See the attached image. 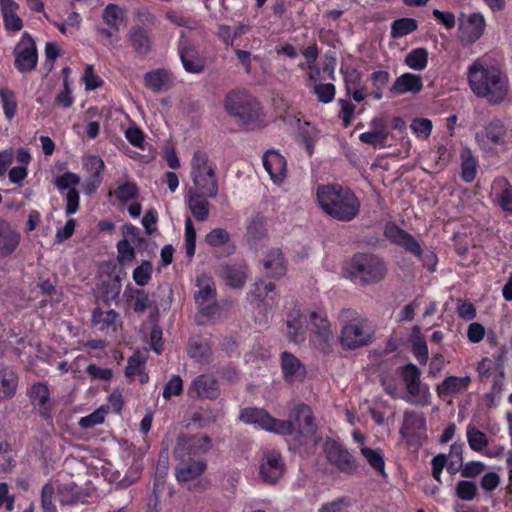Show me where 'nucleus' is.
<instances>
[{
	"mask_svg": "<svg viewBox=\"0 0 512 512\" xmlns=\"http://www.w3.org/2000/svg\"><path fill=\"white\" fill-rule=\"evenodd\" d=\"M292 421H283L273 418L265 410L259 408H246L240 413V419L247 424H253L263 430L274 432L280 435H293L298 432L303 440L302 444H316V427L313 423V414L311 408L304 404H296L291 410Z\"/></svg>",
	"mask_w": 512,
	"mask_h": 512,
	"instance_id": "obj_1",
	"label": "nucleus"
},
{
	"mask_svg": "<svg viewBox=\"0 0 512 512\" xmlns=\"http://www.w3.org/2000/svg\"><path fill=\"white\" fill-rule=\"evenodd\" d=\"M467 81L471 91L491 105L512 103V91L507 74L483 58L476 59L468 66Z\"/></svg>",
	"mask_w": 512,
	"mask_h": 512,
	"instance_id": "obj_2",
	"label": "nucleus"
},
{
	"mask_svg": "<svg viewBox=\"0 0 512 512\" xmlns=\"http://www.w3.org/2000/svg\"><path fill=\"white\" fill-rule=\"evenodd\" d=\"M315 196L320 209L338 221L349 222L359 214L360 201L349 188L322 184L316 188Z\"/></svg>",
	"mask_w": 512,
	"mask_h": 512,
	"instance_id": "obj_3",
	"label": "nucleus"
},
{
	"mask_svg": "<svg viewBox=\"0 0 512 512\" xmlns=\"http://www.w3.org/2000/svg\"><path fill=\"white\" fill-rule=\"evenodd\" d=\"M190 168L194 189L209 198H215L219 191L216 164L205 152L197 150L192 155Z\"/></svg>",
	"mask_w": 512,
	"mask_h": 512,
	"instance_id": "obj_4",
	"label": "nucleus"
},
{
	"mask_svg": "<svg viewBox=\"0 0 512 512\" xmlns=\"http://www.w3.org/2000/svg\"><path fill=\"white\" fill-rule=\"evenodd\" d=\"M347 272L354 282L370 285L384 279L387 267L384 261L374 254L358 253L352 257Z\"/></svg>",
	"mask_w": 512,
	"mask_h": 512,
	"instance_id": "obj_5",
	"label": "nucleus"
},
{
	"mask_svg": "<svg viewBox=\"0 0 512 512\" xmlns=\"http://www.w3.org/2000/svg\"><path fill=\"white\" fill-rule=\"evenodd\" d=\"M224 107L230 115L238 118L246 125L260 121L262 116L258 100L244 90L229 92L225 97Z\"/></svg>",
	"mask_w": 512,
	"mask_h": 512,
	"instance_id": "obj_6",
	"label": "nucleus"
},
{
	"mask_svg": "<svg viewBox=\"0 0 512 512\" xmlns=\"http://www.w3.org/2000/svg\"><path fill=\"white\" fill-rule=\"evenodd\" d=\"M475 140L484 153L496 155L507 149L509 143L507 127L500 119H493L476 132Z\"/></svg>",
	"mask_w": 512,
	"mask_h": 512,
	"instance_id": "obj_7",
	"label": "nucleus"
},
{
	"mask_svg": "<svg viewBox=\"0 0 512 512\" xmlns=\"http://www.w3.org/2000/svg\"><path fill=\"white\" fill-rule=\"evenodd\" d=\"M385 235L392 242L404 247L407 251L417 256L429 271H435L437 256L432 251L424 253L419 242L411 234L395 224L389 223L385 227Z\"/></svg>",
	"mask_w": 512,
	"mask_h": 512,
	"instance_id": "obj_8",
	"label": "nucleus"
},
{
	"mask_svg": "<svg viewBox=\"0 0 512 512\" xmlns=\"http://www.w3.org/2000/svg\"><path fill=\"white\" fill-rule=\"evenodd\" d=\"M198 291L195 293V301L199 307L198 322L205 324L214 319L219 310L215 300V288L211 277L206 274L199 275L196 279Z\"/></svg>",
	"mask_w": 512,
	"mask_h": 512,
	"instance_id": "obj_9",
	"label": "nucleus"
},
{
	"mask_svg": "<svg viewBox=\"0 0 512 512\" xmlns=\"http://www.w3.org/2000/svg\"><path fill=\"white\" fill-rule=\"evenodd\" d=\"M286 473L281 453L275 449L263 450L258 460L259 478L267 485H276Z\"/></svg>",
	"mask_w": 512,
	"mask_h": 512,
	"instance_id": "obj_10",
	"label": "nucleus"
},
{
	"mask_svg": "<svg viewBox=\"0 0 512 512\" xmlns=\"http://www.w3.org/2000/svg\"><path fill=\"white\" fill-rule=\"evenodd\" d=\"M372 335L373 331L368 321L357 316L342 328L340 343L346 349H355L368 345L372 341Z\"/></svg>",
	"mask_w": 512,
	"mask_h": 512,
	"instance_id": "obj_11",
	"label": "nucleus"
},
{
	"mask_svg": "<svg viewBox=\"0 0 512 512\" xmlns=\"http://www.w3.org/2000/svg\"><path fill=\"white\" fill-rule=\"evenodd\" d=\"M15 68L26 73L35 69L38 62V52L32 36L24 32L13 51Z\"/></svg>",
	"mask_w": 512,
	"mask_h": 512,
	"instance_id": "obj_12",
	"label": "nucleus"
},
{
	"mask_svg": "<svg viewBox=\"0 0 512 512\" xmlns=\"http://www.w3.org/2000/svg\"><path fill=\"white\" fill-rule=\"evenodd\" d=\"M324 452L328 462L339 472L351 474L356 470L354 457L340 442L327 438L324 443Z\"/></svg>",
	"mask_w": 512,
	"mask_h": 512,
	"instance_id": "obj_13",
	"label": "nucleus"
},
{
	"mask_svg": "<svg viewBox=\"0 0 512 512\" xmlns=\"http://www.w3.org/2000/svg\"><path fill=\"white\" fill-rule=\"evenodd\" d=\"M263 167L275 185H282L287 178V161L277 150H267L262 156Z\"/></svg>",
	"mask_w": 512,
	"mask_h": 512,
	"instance_id": "obj_14",
	"label": "nucleus"
},
{
	"mask_svg": "<svg viewBox=\"0 0 512 512\" xmlns=\"http://www.w3.org/2000/svg\"><path fill=\"white\" fill-rule=\"evenodd\" d=\"M29 401L39 415L45 419L51 418V392L43 382L33 383L27 391Z\"/></svg>",
	"mask_w": 512,
	"mask_h": 512,
	"instance_id": "obj_15",
	"label": "nucleus"
},
{
	"mask_svg": "<svg viewBox=\"0 0 512 512\" xmlns=\"http://www.w3.org/2000/svg\"><path fill=\"white\" fill-rule=\"evenodd\" d=\"M211 448V439L206 435L183 437L177 445V454L181 458H193L207 453Z\"/></svg>",
	"mask_w": 512,
	"mask_h": 512,
	"instance_id": "obj_16",
	"label": "nucleus"
},
{
	"mask_svg": "<svg viewBox=\"0 0 512 512\" xmlns=\"http://www.w3.org/2000/svg\"><path fill=\"white\" fill-rule=\"evenodd\" d=\"M281 370L284 380L290 384L303 382L307 375L304 364L289 352L281 354Z\"/></svg>",
	"mask_w": 512,
	"mask_h": 512,
	"instance_id": "obj_17",
	"label": "nucleus"
},
{
	"mask_svg": "<svg viewBox=\"0 0 512 512\" xmlns=\"http://www.w3.org/2000/svg\"><path fill=\"white\" fill-rule=\"evenodd\" d=\"M187 393L191 398L215 399L219 395V387L213 376L203 374L192 381Z\"/></svg>",
	"mask_w": 512,
	"mask_h": 512,
	"instance_id": "obj_18",
	"label": "nucleus"
},
{
	"mask_svg": "<svg viewBox=\"0 0 512 512\" xmlns=\"http://www.w3.org/2000/svg\"><path fill=\"white\" fill-rule=\"evenodd\" d=\"M426 430V419L421 412L406 410L399 433L407 441H411Z\"/></svg>",
	"mask_w": 512,
	"mask_h": 512,
	"instance_id": "obj_19",
	"label": "nucleus"
},
{
	"mask_svg": "<svg viewBox=\"0 0 512 512\" xmlns=\"http://www.w3.org/2000/svg\"><path fill=\"white\" fill-rule=\"evenodd\" d=\"M472 382L469 375L466 376H447L436 387V392L440 398H452L468 390Z\"/></svg>",
	"mask_w": 512,
	"mask_h": 512,
	"instance_id": "obj_20",
	"label": "nucleus"
},
{
	"mask_svg": "<svg viewBox=\"0 0 512 512\" xmlns=\"http://www.w3.org/2000/svg\"><path fill=\"white\" fill-rule=\"evenodd\" d=\"M21 241V234L10 223L0 219V259L13 254Z\"/></svg>",
	"mask_w": 512,
	"mask_h": 512,
	"instance_id": "obj_21",
	"label": "nucleus"
},
{
	"mask_svg": "<svg viewBox=\"0 0 512 512\" xmlns=\"http://www.w3.org/2000/svg\"><path fill=\"white\" fill-rule=\"evenodd\" d=\"M206 466V462L201 458H182L176 468V478L180 483H187L200 477Z\"/></svg>",
	"mask_w": 512,
	"mask_h": 512,
	"instance_id": "obj_22",
	"label": "nucleus"
},
{
	"mask_svg": "<svg viewBox=\"0 0 512 512\" xmlns=\"http://www.w3.org/2000/svg\"><path fill=\"white\" fill-rule=\"evenodd\" d=\"M309 318L313 331L323 341V344H320V348L326 352L329 346L328 341L333 336L327 314L323 309L317 308L309 313Z\"/></svg>",
	"mask_w": 512,
	"mask_h": 512,
	"instance_id": "obj_23",
	"label": "nucleus"
},
{
	"mask_svg": "<svg viewBox=\"0 0 512 512\" xmlns=\"http://www.w3.org/2000/svg\"><path fill=\"white\" fill-rule=\"evenodd\" d=\"M486 22L482 14L472 13L461 21L460 31L463 39L469 43L478 40L484 33Z\"/></svg>",
	"mask_w": 512,
	"mask_h": 512,
	"instance_id": "obj_24",
	"label": "nucleus"
},
{
	"mask_svg": "<svg viewBox=\"0 0 512 512\" xmlns=\"http://www.w3.org/2000/svg\"><path fill=\"white\" fill-rule=\"evenodd\" d=\"M423 89V80L420 75L404 73L397 77L390 88L394 95L418 94Z\"/></svg>",
	"mask_w": 512,
	"mask_h": 512,
	"instance_id": "obj_25",
	"label": "nucleus"
},
{
	"mask_svg": "<svg viewBox=\"0 0 512 512\" xmlns=\"http://www.w3.org/2000/svg\"><path fill=\"white\" fill-rule=\"evenodd\" d=\"M0 9L6 31L19 32L23 28V20L17 14L19 5L14 0H0Z\"/></svg>",
	"mask_w": 512,
	"mask_h": 512,
	"instance_id": "obj_26",
	"label": "nucleus"
},
{
	"mask_svg": "<svg viewBox=\"0 0 512 512\" xmlns=\"http://www.w3.org/2000/svg\"><path fill=\"white\" fill-rule=\"evenodd\" d=\"M491 195L502 210L512 212V186L506 178L500 177L493 181Z\"/></svg>",
	"mask_w": 512,
	"mask_h": 512,
	"instance_id": "obj_27",
	"label": "nucleus"
},
{
	"mask_svg": "<svg viewBox=\"0 0 512 512\" xmlns=\"http://www.w3.org/2000/svg\"><path fill=\"white\" fill-rule=\"evenodd\" d=\"M263 271L266 276L279 278L286 273V263L279 249L270 251L263 259Z\"/></svg>",
	"mask_w": 512,
	"mask_h": 512,
	"instance_id": "obj_28",
	"label": "nucleus"
},
{
	"mask_svg": "<svg viewBox=\"0 0 512 512\" xmlns=\"http://www.w3.org/2000/svg\"><path fill=\"white\" fill-rule=\"evenodd\" d=\"M19 378L10 367H0V400L11 399L15 396Z\"/></svg>",
	"mask_w": 512,
	"mask_h": 512,
	"instance_id": "obj_29",
	"label": "nucleus"
},
{
	"mask_svg": "<svg viewBox=\"0 0 512 512\" xmlns=\"http://www.w3.org/2000/svg\"><path fill=\"white\" fill-rule=\"evenodd\" d=\"M206 195L190 188L188 192V207L198 221H205L209 216V202Z\"/></svg>",
	"mask_w": 512,
	"mask_h": 512,
	"instance_id": "obj_30",
	"label": "nucleus"
},
{
	"mask_svg": "<svg viewBox=\"0 0 512 512\" xmlns=\"http://www.w3.org/2000/svg\"><path fill=\"white\" fill-rule=\"evenodd\" d=\"M307 327V318L299 311H293L289 314L287 320V334L291 341L300 343L305 339Z\"/></svg>",
	"mask_w": 512,
	"mask_h": 512,
	"instance_id": "obj_31",
	"label": "nucleus"
},
{
	"mask_svg": "<svg viewBox=\"0 0 512 512\" xmlns=\"http://www.w3.org/2000/svg\"><path fill=\"white\" fill-rule=\"evenodd\" d=\"M411 351L421 365H426L429 358V351L424 337L421 335L420 327L414 326L409 336Z\"/></svg>",
	"mask_w": 512,
	"mask_h": 512,
	"instance_id": "obj_32",
	"label": "nucleus"
},
{
	"mask_svg": "<svg viewBox=\"0 0 512 512\" xmlns=\"http://www.w3.org/2000/svg\"><path fill=\"white\" fill-rule=\"evenodd\" d=\"M407 394L403 397L407 403L424 407L431 403V393L428 385L421 382L406 388Z\"/></svg>",
	"mask_w": 512,
	"mask_h": 512,
	"instance_id": "obj_33",
	"label": "nucleus"
},
{
	"mask_svg": "<svg viewBox=\"0 0 512 512\" xmlns=\"http://www.w3.org/2000/svg\"><path fill=\"white\" fill-rule=\"evenodd\" d=\"M145 86L155 93H158L171 85L172 78L165 69L150 71L144 76Z\"/></svg>",
	"mask_w": 512,
	"mask_h": 512,
	"instance_id": "obj_34",
	"label": "nucleus"
},
{
	"mask_svg": "<svg viewBox=\"0 0 512 512\" xmlns=\"http://www.w3.org/2000/svg\"><path fill=\"white\" fill-rule=\"evenodd\" d=\"M128 39L137 54L145 56L150 52L151 39L143 28L132 27L128 33Z\"/></svg>",
	"mask_w": 512,
	"mask_h": 512,
	"instance_id": "obj_35",
	"label": "nucleus"
},
{
	"mask_svg": "<svg viewBox=\"0 0 512 512\" xmlns=\"http://www.w3.org/2000/svg\"><path fill=\"white\" fill-rule=\"evenodd\" d=\"M93 324L101 331H116L118 314L114 310H101L96 308L92 315Z\"/></svg>",
	"mask_w": 512,
	"mask_h": 512,
	"instance_id": "obj_36",
	"label": "nucleus"
},
{
	"mask_svg": "<svg viewBox=\"0 0 512 512\" xmlns=\"http://www.w3.org/2000/svg\"><path fill=\"white\" fill-rule=\"evenodd\" d=\"M179 54L183 67L187 72L199 73L203 70L204 62L192 47L181 44Z\"/></svg>",
	"mask_w": 512,
	"mask_h": 512,
	"instance_id": "obj_37",
	"label": "nucleus"
},
{
	"mask_svg": "<svg viewBox=\"0 0 512 512\" xmlns=\"http://www.w3.org/2000/svg\"><path fill=\"white\" fill-rule=\"evenodd\" d=\"M83 166L90 174V183L92 184V188L89 192H92L101 183L100 175L105 168L104 161L99 156L89 155L84 158Z\"/></svg>",
	"mask_w": 512,
	"mask_h": 512,
	"instance_id": "obj_38",
	"label": "nucleus"
},
{
	"mask_svg": "<svg viewBox=\"0 0 512 512\" xmlns=\"http://www.w3.org/2000/svg\"><path fill=\"white\" fill-rule=\"evenodd\" d=\"M125 18V10L117 4H108L102 13L103 22L116 32L120 30Z\"/></svg>",
	"mask_w": 512,
	"mask_h": 512,
	"instance_id": "obj_39",
	"label": "nucleus"
},
{
	"mask_svg": "<svg viewBox=\"0 0 512 512\" xmlns=\"http://www.w3.org/2000/svg\"><path fill=\"white\" fill-rule=\"evenodd\" d=\"M221 276L231 287H241L246 279V267L244 265H225L221 269Z\"/></svg>",
	"mask_w": 512,
	"mask_h": 512,
	"instance_id": "obj_40",
	"label": "nucleus"
},
{
	"mask_svg": "<svg viewBox=\"0 0 512 512\" xmlns=\"http://www.w3.org/2000/svg\"><path fill=\"white\" fill-rule=\"evenodd\" d=\"M460 159L462 179L465 182L470 183L475 179L477 174V161L471 150L468 148H464L461 151Z\"/></svg>",
	"mask_w": 512,
	"mask_h": 512,
	"instance_id": "obj_41",
	"label": "nucleus"
},
{
	"mask_svg": "<svg viewBox=\"0 0 512 512\" xmlns=\"http://www.w3.org/2000/svg\"><path fill=\"white\" fill-rule=\"evenodd\" d=\"M144 363L145 360L139 353L134 354L128 359L125 375L132 379L138 377L141 383H146L149 377L148 374L143 371Z\"/></svg>",
	"mask_w": 512,
	"mask_h": 512,
	"instance_id": "obj_42",
	"label": "nucleus"
},
{
	"mask_svg": "<svg viewBox=\"0 0 512 512\" xmlns=\"http://www.w3.org/2000/svg\"><path fill=\"white\" fill-rule=\"evenodd\" d=\"M254 296L259 300L263 306L268 307L272 306L276 300L275 286L273 283H266L264 281H259L255 284L254 288Z\"/></svg>",
	"mask_w": 512,
	"mask_h": 512,
	"instance_id": "obj_43",
	"label": "nucleus"
},
{
	"mask_svg": "<svg viewBox=\"0 0 512 512\" xmlns=\"http://www.w3.org/2000/svg\"><path fill=\"white\" fill-rule=\"evenodd\" d=\"M0 101L5 117L8 120L13 119L17 113L15 93L11 89L0 86Z\"/></svg>",
	"mask_w": 512,
	"mask_h": 512,
	"instance_id": "obj_44",
	"label": "nucleus"
},
{
	"mask_svg": "<svg viewBox=\"0 0 512 512\" xmlns=\"http://www.w3.org/2000/svg\"><path fill=\"white\" fill-rule=\"evenodd\" d=\"M404 62L410 69L422 71L428 64V52L424 48L413 49L406 55Z\"/></svg>",
	"mask_w": 512,
	"mask_h": 512,
	"instance_id": "obj_45",
	"label": "nucleus"
},
{
	"mask_svg": "<svg viewBox=\"0 0 512 512\" xmlns=\"http://www.w3.org/2000/svg\"><path fill=\"white\" fill-rule=\"evenodd\" d=\"M361 454L369 465L380 475L385 476V461L381 450L361 447Z\"/></svg>",
	"mask_w": 512,
	"mask_h": 512,
	"instance_id": "obj_46",
	"label": "nucleus"
},
{
	"mask_svg": "<svg viewBox=\"0 0 512 512\" xmlns=\"http://www.w3.org/2000/svg\"><path fill=\"white\" fill-rule=\"evenodd\" d=\"M139 190L134 182H125L119 185L115 191L114 196L121 204H128L138 198Z\"/></svg>",
	"mask_w": 512,
	"mask_h": 512,
	"instance_id": "obj_47",
	"label": "nucleus"
},
{
	"mask_svg": "<svg viewBox=\"0 0 512 512\" xmlns=\"http://www.w3.org/2000/svg\"><path fill=\"white\" fill-rule=\"evenodd\" d=\"M466 436L468 444L473 451H483L488 445L485 433L471 424L467 426Z\"/></svg>",
	"mask_w": 512,
	"mask_h": 512,
	"instance_id": "obj_48",
	"label": "nucleus"
},
{
	"mask_svg": "<svg viewBox=\"0 0 512 512\" xmlns=\"http://www.w3.org/2000/svg\"><path fill=\"white\" fill-rule=\"evenodd\" d=\"M417 27V21L413 18L397 19L391 25V36L393 38H401L414 32Z\"/></svg>",
	"mask_w": 512,
	"mask_h": 512,
	"instance_id": "obj_49",
	"label": "nucleus"
},
{
	"mask_svg": "<svg viewBox=\"0 0 512 512\" xmlns=\"http://www.w3.org/2000/svg\"><path fill=\"white\" fill-rule=\"evenodd\" d=\"M340 73L343 76L347 94H350V92L354 88H357L360 86L362 74L357 68L352 67V66H342L340 69Z\"/></svg>",
	"mask_w": 512,
	"mask_h": 512,
	"instance_id": "obj_50",
	"label": "nucleus"
},
{
	"mask_svg": "<svg viewBox=\"0 0 512 512\" xmlns=\"http://www.w3.org/2000/svg\"><path fill=\"white\" fill-rule=\"evenodd\" d=\"M433 124L428 118H415L410 124V129L416 138L427 140L432 132Z\"/></svg>",
	"mask_w": 512,
	"mask_h": 512,
	"instance_id": "obj_51",
	"label": "nucleus"
},
{
	"mask_svg": "<svg viewBox=\"0 0 512 512\" xmlns=\"http://www.w3.org/2000/svg\"><path fill=\"white\" fill-rule=\"evenodd\" d=\"M57 493L58 500L62 505H73L80 500L76 486L71 484L57 485Z\"/></svg>",
	"mask_w": 512,
	"mask_h": 512,
	"instance_id": "obj_52",
	"label": "nucleus"
},
{
	"mask_svg": "<svg viewBox=\"0 0 512 512\" xmlns=\"http://www.w3.org/2000/svg\"><path fill=\"white\" fill-rule=\"evenodd\" d=\"M205 242L211 247H223L230 242V234L223 228H214L205 236Z\"/></svg>",
	"mask_w": 512,
	"mask_h": 512,
	"instance_id": "obj_53",
	"label": "nucleus"
},
{
	"mask_svg": "<svg viewBox=\"0 0 512 512\" xmlns=\"http://www.w3.org/2000/svg\"><path fill=\"white\" fill-rule=\"evenodd\" d=\"M117 252V261L123 267L130 265L135 259V249L125 239L118 242Z\"/></svg>",
	"mask_w": 512,
	"mask_h": 512,
	"instance_id": "obj_54",
	"label": "nucleus"
},
{
	"mask_svg": "<svg viewBox=\"0 0 512 512\" xmlns=\"http://www.w3.org/2000/svg\"><path fill=\"white\" fill-rule=\"evenodd\" d=\"M196 251V230L192 220H185V252L188 258H192Z\"/></svg>",
	"mask_w": 512,
	"mask_h": 512,
	"instance_id": "obj_55",
	"label": "nucleus"
},
{
	"mask_svg": "<svg viewBox=\"0 0 512 512\" xmlns=\"http://www.w3.org/2000/svg\"><path fill=\"white\" fill-rule=\"evenodd\" d=\"M153 272L152 264L149 261H143L133 271V280L139 286H145L151 279Z\"/></svg>",
	"mask_w": 512,
	"mask_h": 512,
	"instance_id": "obj_56",
	"label": "nucleus"
},
{
	"mask_svg": "<svg viewBox=\"0 0 512 512\" xmlns=\"http://www.w3.org/2000/svg\"><path fill=\"white\" fill-rule=\"evenodd\" d=\"M313 93L319 102L326 104L333 101L336 89L332 83H318L313 85Z\"/></svg>",
	"mask_w": 512,
	"mask_h": 512,
	"instance_id": "obj_57",
	"label": "nucleus"
},
{
	"mask_svg": "<svg viewBox=\"0 0 512 512\" xmlns=\"http://www.w3.org/2000/svg\"><path fill=\"white\" fill-rule=\"evenodd\" d=\"M432 465V476L433 478L439 483H442L441 480V474L445 467H448V469H453L452 464H449L448 456L446 454H438L433 457L431 460Z\"/></svg>",
	"mask_w": 512,
	"mask_h": 512,
	"instance_id": "obj_58",
	"label": "nucleus"
},
{
	"mask_svg": "<svg viewBox=\"0 0 512 512\" xmlns=\"http://www.w3.org/2000/svg\"><path fill=\"white\" fill-rule=\"evenodd\" d=\"M387 138V132L384 127L372 131H367L359 135L361 142L372 146L382 144Z\"/></svg>",
	"mask_w": 512,
	"mask_h": 512,
	"instance_id": "obj_59",
	"label": "nucleus"
},
{
	"mask_svg": "<svg viewBox=\"0 0 512 512\" xmlns=\"http://www.w3.org/2000/svg\"><path fill=\"white\" fill-rule=\"evenodd\" d=\"M188 353L199 361L206 360L210 355V347L203 341L194 340L189 344Z\"/></svg>",
	"mask_w": 512,
	"mask_h": 512,
	"instance_id": "obj_60",
	"label": "nucleus"
},
{
	"mask_svg": "<svg viewBox=\"0 0 512 512\" xmlns=\"http://www.w3.org/2000/svg\"><path fill=\"white\" fill-rule=\"evenodd\" d=\"M79 183V176L72 172L64 173L58 176L55 180V185L60 191H68L72 188H75Z\"/></svg>",
	"mask_w": 512,
	"mask_h": 512,
	"instance_id": "obj_61",
	"label": "nucleus"
},
{
	"mask_svg": "<svg viewBox=\"0 0 512 512\" xmlns=\"http://www.w3.org/2000/svg\"><path fill=\"white\" fill-rule=\"evenodd\" d=\"M421 372L418 367L412 363L405 365L402 369V377L405 387L408 388L415 385L420 381Z\"/></svg>",
	"mask_w": 512,
	"mask_h": 512,
	"instance_id": "obj_62",
	"label": "nucleus"
},
{
	"mask_svg": "<svg viewBox=\"0 0 512 512\" xmlns=\"http://www.w3.org/2000/svg\"><path fill=\"white\" fill-rule=\"evenodd\" d=\"M476 492H477V486L475 483H473L471 481L463 480V481L458 482V484H457L456 494L462 500H465V501L472 500L475 497Z\"/></svg>",
	"mask_w": 512,
	"mask_h": 512,
	"instance_id": "obj_63",
	"label": "nucleus"
},
{
	"mask_svg": "<svg viewBox=\"0 0 512 512\" xmlns=\"http://www.w3.org/2000/svg\"><path fill=\"white\" fill-rule=\"evenodd\" d=\"M350 502L346 498H339L321 505L318 512H349Z\"/></svg>",
	"mask_w": 512,
	"mask_h": 512,
	"instance_id": "obj_64",
	"label": "nucleus"
}]
</instances>
